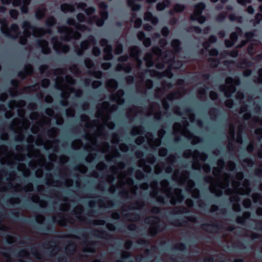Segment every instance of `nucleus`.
Segmentation results:
<instances>
[{
	"label": "nucleus",
	"mask_w": 262,
	"mask_h": 262,
	"mask_svg": "<svg viewBox=\"0 0 262 262\" xmlns=\"http://www.w3.org/2000/svg\"><path fill=\"white\" fill-rule=\"evenodd\" d=\"M246 11L249 14H252L254 12V9L251 5H250L247 8Z\"/></svg>",
	"instance_id": "obj_64"
},
{
	"label": "nucleus",
	"mask_w": 262,
	"mask_h": 262,
	"mask_svg": "<svg viewBox=\"0 0 262 262\" xmlns=\"http://www.w3.org/2000/svg\"><path fill=\"white\" fill-rule=\"evenodd\" d=\"M76 18L79 21L83 22L85 21V16L82 13H78L76 16Z\"/></svg>",
	"instance_id": "obj_56"
},
{
	"label": "nucleus",
	"mask_w": 262,
	"mask_h": 262,
	"mask_svg": "<svg viewBox=\"0 0 262 262\" xmlns=\"http://www.w3.org/2000/svg\"><path fill=\"white\" fill-rule=\"evenodd\" d=\"M101 46L104 47L103 49L104 58L105 60H110L112 58V47L107 45V41L106 39H102L100 41Z\"/></svg>",
	"instance_id": "obj_11"
},
{
	"label": "nucleus",
	"mask_w": 262,
	"mask_h": 262,
	"mask_svg": "<svg viewBox=\"0 0 262 262\" xmlns=\"http://www.w3.org/2000/svg\"><path fill=\"white\" fill-rule=\"evenodd\" d=\"M143 18L145 20L150 21L153 25L157 24L159 21L158 18L149 11L144 13Z\"/></svg>",
	"instance_id": "obj_18"
},
{
	"label": "nucleus",
	"mask_w": 262,
	"mask_h": 262,
	"mask_svg": "<svg viewBox=\"0 0 262 262\" xmlns=\"http://www.w3.org/2000/svg\"><path fill=\"white\" fill-rule=\"evenodd\" d=\"M252 121L256 123L257 125H261L262 126V119H259L258 117H254L252 119ZM255 134L258 139L262 138V128H258L256 129Z\"/></svg>",
	"instance_id": "obj_20"
},
{
	"label": "nucleus",
	"mask_w": 262,
	"mask_h": 262,
	"mask_svg": "<svg viewBox=\"0 0 262 262\" xmlns=\"http://www.w3.org/2000/svg\"><path fill=\"white\" fill-rule=\"evenodd\" d=\"M247 107L245 105H243L239 111V114L242 115V118L244 120H247L251 117V114L247 112Z\"/></svg>",
	"instance_id": "obj_25"
},
{
	"label": "nucleus",
	"mask_w": 262,
	"mask_h": 262,
	"mask_svg": "<svg viewBox=\"0 0 262 262\" xmlns=\"http://www.w3.org/2000/svg\"><path fill=\"white\" fill-rule=\"evenodd\" d=\"M67 23L69 25L74 26L75 27H77V24L76 23L75 19L72 18H69L67 20Z\"/></svg>",
	"instance_id": "obj_48"
},
{
	"label": "nucleus",
	"mask_w": 262,
	"mask_h": 262,
	"mask_svg": "<svg viewBox=\"0 0 262 262\" xmlns=\"http://www.w3.org/2000/svg\"><path fill=\"white\" fill-rule=\"evenodd\" d=\"M242 33V30L239 28L236 29V32H233L230 35V39L234 43L237 40L238 38V33L240 34Z\"/></svg>",
	"instance_id": "obj_30"
},
{
	"label": "nucleus",
	"mask_w": 262,
	"mask_h": 262,
	"mask_svg": "<svg viewBox=\"0 0 262 262\" xmlns=\"http://www.w3.org/2000/svg\"><path fill=\"white\" fill-rule=\"evenodd\" d=\"M49 80L47 79H45L42 80L41 84L42 87L46 88L49 85Z\"/></svg>",
	"instance_id": "obj_62"
},
{
	"label": "nucleus",
	"mask_w": 262,
	"mask_h": 262,
	"mask_svg": "<svg viewBox=\"0 0 262 262\" xmlns=\"http://www.w3.org/2000/svg\"><path fill=\"white\" fill-rule=\"evenodd\" d=\"M192 158L194 161H197L199 158L200 160L204 161L207 158V156L204 153H200L198 150H194L192 152Z\"/></svg>",
	"instance_id": "obj_21"
},
{
	"label": "nucleus",
	"mask_w": 262,
	"mask_h": 262,
	"mask_svg": "<svg viewBox=\"0 0 262 262\" xmlns=\"http://www.w3.org/2000/svg\"><path fill=\"white\" fill-rule=\"evenodd\" d=\"M38 45L41 48L42 52L43 54H48L50 52V49L48 47V43L45 40H40Z\"/></svg>",
	"instance_id": "obj_22"
},
{
	"label": "nucleus",
	"mask_w": 262,
	"mask_h": 262,
	"mask_svg": "<svg viewBox=\"0 0 262 262\" xmlns=\"http://www.w3.org/2000/svg\"><path fill=\"white\" fill-rule=\"evenodd\" d=\"M188 177V174L186 171H181V173H180L179 171H176L172 176V178L173 180L179 181L181 183H184L186 181Z\"/></svg>",
	"instance_id": "obj_15"
},
{
	"label": "nucleus",
	"mask_w": 262,
	"mask_h": 262,
	"mask_svg": "<svg viewBox=\"0 0 262 262\" xmlns=\"http://www.w3.org/2000/svg\"><path fill=\"white\" fill-rule=\"evenodd\" d=\"M199 196V191L198 189H194L192 190V196L194 198H198Z\"/></svg>",
	"instance_id": "obj_61"
},
{
	"label": "nucleus",
	"mask_w": 262,
	"mask_h": 262,
	"mask_svg": "<svg viewBox=\"0 0 262 262\" xmlns=\"http://www.w3.org/2000/svg\"><path fill=\"white\" fill-rule=\"evenodd\" d=\"M187 116L189 118L190 121L193 122L194 120V115L190 111H188L186 114Z\"/></svg>",
	"instance_id": "obj_59"
},
{
	"label": "nucleus",
	"mask_w": 262,
	"mask_h": 262,
	"mask_svg": "<svg viewBox=\"0 0 262 262\" xmlns=\"http://www.w3.org/2000/svg\"><path fill=\"white\" fill-rule=\"evenodd\" d=\"M116 108V107L114 105H112L111 107H108V104L106 102H103L98 107V111L96 113L97 117L101 118L103 124L107 125L110 129H113L115 124L112 122L109 121L108 113Z\"/></svg>",
	"instance_id": "obj_2"
},
{
	"label": "nucleus",
	"mask_w": 262,
	"mask_h": 262,
	"mask_svg": "<svg viewBox=\"0 0 262 262\" xmlns=\"http://www.w3.org/2000/svg\"><path fill=\"white\" fill-rule=\"evenodd\" d=\"M143 45L146 47H149L151 45V41L149 38H146L143 40Z\"/></svg>",
	"instance_id": "obj_60"
},
{
	"label": "nucleus",
	"mask_w": 262,
	"mask_h": 262,
	"mask_svg": "<svg viewBox=\"0 0 262 262\" xmlns=\"http://www.w3.org/2000/svg\"><path fill=\"white\" fill-rule=\"evenodd\" d=\"M146 137L147 141L151 147H157L160 145V140L159 139H155L153 140V137L151 134L149 133H147Z\"/></svg>",
	"instance_id": "obj_16"
},
{
	"label": "nucleus",
	"mask_w": 262,
	"mask_h": 262,
	"mask_svg": "<svg viewBox=\"0 0 262 262\" xmlns=\"http://www.w3.org/2000/svg\"><path fill=\"white\" fill-rule=\"evenodd\" d=\"M139 53V50L137 47H132L130 48V55L136 58Z\"/></svg>",
	"instance_id": "obj_37"
},
{
	"label": "nucleus",
	"mask_w": 262,
	"mask_h": 262,
	"mask_svg": "<svg viewBox=\"0 0 262 262\" xmlns=\"http://www.w3.org/2000/svg\"><path fill=\"white\" fill-rule=\"evenodd\" d=\"M224 164V162L222 160H219L217 161V167H215L213 170V173L215 176H217L219 174L221 171L220 169L223 168Z\"/></svg>",
	"instance_id": "obj_27"
},
{
	"label": "nucleus",
	"mask_w": 262,
	"mask_h": 262,
	"mask_svg": "<svg viewBox=\"0 0 262 262\" xmlns=\"http://www.w3.org/2000/svg\"><path fill=\"white\" fill-rule=\"evenodd\" d=\"M93 53L95 56H97L100 55V51L97 47H94L93 49Z\"/></svg>",
	"instance_id": "obj_63"
},
{
	"label": "nucleus",
	"mask_w": 262,
	"mask_h": 262,
	"mask_svg": "<svg viewBox=\"0 0 262 262\" xmlns=\"http://www.w3.org/2000/svg\"><path fill=\"white\" fill-rule=\"evenodd\" d=\"M232 84L238 85L239 84V80L238 78H235L234 80L230 77H228L226 79V85H221L220 89L221 91H224L225 95L227 97H230L232 93L235 91V87Z\"/></svg>",
	"instance_id": "obj_8"
},
{
	"label": "nucleus",
	"mask_w": 262,
	"mask_h": 262,
	"mask_svg": "<svg viewBox=\"0 0 262 262\" xmlns=\"http://www.w3.org/2000/svg\"><path fill=\"white\" fill-rule=\"evenodd\" d=\"M188 124L185 121L183 123V126L180 123H176L173 125V134L175 135L181 134L189 140H191V143L193 145L198 144L202 141V140L196 136H194L191 133L188 131L186 127Z\"/></svg>",
	"instance_id": "obj_4"
},
{
	"label": "nucleus",
	"mask_w": 262,
	"mask_h": 262,
	"mask_svg": "<svg viewBox=\"0 0 262 262\" xmlns=\"http://www.w3.org/2000/svg\"><path fill=\"white\" fill-rule=\"evenodd\" d=\"M103 129V126L101 125H99L97 126V133L95 134V135L90 137V135L88 134L86 136V138L88 140L90 141V143L92 145H94L96 142L95 137L98 134H101L102 133V130Z\"/></svg>",
	"instance_id": "obj_19"
},
{
	"label": "nucleus",
	"mask_w": 262,
	"mask_h": 262,
	"mask_svg": "<svg viewBox=\"0 0 262 262\" xmlns=\"http://www.w3.org/2000/svg\"><path fill=\"white\" fill-rule=\"evenodd\" d=\"M46 12V8L44 6H41L38 7L35 11V16L36 17L40 19L45 16Z\"/></svg>",
	"instance_id": "obj_23"
},
{
	"label": "nucleus",
	"mask_w": 262,
	"mask_h": 262,
	"mask_svg": "<svg viewBox=\"0 0 262 262\" xmlns=\"http://www.w3.org/2000/svg\"><path fill=\"white\" fill-rule=\"evenodd\" d=\"M123 51L122 45L120 43H117L115 48V53L116 54H120Z\"/></svg>",
	"instance_id": "obj_42"
},
{
	"label": "nucleus",
	"mask_w": 262,
	"mask_h": 262,
	"mask_svg": "<svg viewBox=\"0 0 262 262\" xmlns=\"http://www.w3.org/2000/svg\"><path fill=\"white\" fill-rule=\"evenodd\" d=\"M9 14L12 18L13 19H17L19 12L16 9H11L9 11Z\"/></svg>",
	"instance_id": "obj_43"
},
{
	"label": "nucleus",
	"mask_w": 262,
	"mask_h": 262,
	"mask_svg": "<svg viewBox=\"0 0 262 262\" xmlns=\"http://www.w3.org/2000/svg\"><path fill=\"white\" fill-rule=\"evenodd\" d=\"M81 146V142L80 140H75L72 143V147L74 149H77Z\"/></svg>",
	"instance_id": "obj_45"
},
{
	"label": "nucleus",
	"mask_w": 262,
	"mask_h": 262,
	"mask_svg": "<svg viewBox=\"0 0 262 262\" xmlns=\"http://www.w3.org/2000/svg\"><path fill=\"white\" fill-rule=\"evenodd\" d=\"M127 5L131 8L133 11H138L141 8V6L135 3L134 0H127Z\"/></svg>",
	"instance_id": "obj_26"
},
{
	"label": "nucleus",
	"mask_w": 262,
	"mask_h": 262,
	"mask_svg": "<svg viewBox=\"0 0 262 262\" xmlns=\"http://www.w3.org/2000/svg\"><path fill=\"white\" fill-rule=\"evenodd\" d=\"M82 211V207L80 206L77 207L75 208L74 210V212L75 214L76 215L77 219H78L79 220H82L83 217L81 215V212Z\"/></svg>",
	"instance_id": "obj_35"
},
{
	"label": "nucleus",
	"mask_w": 262,
	"mask_h": 262,
	"mask_svg": "<svg viewBox=\"0 0 262 262\" xmlns=\"http://www.w3.org/2000/svg\"><path fill=\"white\" fill-rule=\"evenodd\" d=\"M56 23L55 19L53 17H50L48 18L46 20V24L48 26H51L54 25Z\"/></svg>",
	"instance_id": "obj_44"
},
{
	"label": "nucleus",
	"mask_w": 262,
	"mask_h": 262,
	"mask_svg": "<svg viewBox=\"0 0 262 262\" xmlns=\"http://www.w3.org/2000/svg\"><path fill=\"white\" fill-rule=\"evenodd\" d=\"M229 177L227 176L226 173H224L222 177L220 178L216 185L211 184L210 189L211 192L215 193L217 196L221 195L223 193V190H224L225 192L227 193H230L234 192L237 193L248 194L249 192V189L248 187V182L246 180L244 181L243 186L244 188L243 190L237 189L239 186L238 182L233 180L232 183V187L233 190L230 188L226 189V187L229 186Z\"/></svg>",
	"instance_id": "obj_1"
},
{
	"label": "nucleus",
	"mask_w": 262,
	"mask_h": 262,
	"mask_svg": "<svg viewBox=\"0 0 262 262\" xmlns=\"http://www.w3.org/2000/svg\"><path fill=\"white\" fill-rule=\"evenodd\" d=\"M60 10L63 13H73L75 11V5L63 3L60 5Z\"/></svg>",
	"instance_id": "obj_17"
},
{
	"label": "nucleus",
	"mask_w": 262,
	"mask_h": 262,
	"mask_svg": "<svg viewBox=\"0 0 262 262\" xmlns=\"http://www.w3.org/2000/svg\"><path fill=\"white\" fill-rule=\"evenodd\" d=\"M171 45L176 51H178L180 50V42L178 39L172 40Z\"/></svg>",
	"instance_id": "obj_36"
},
{
	"label": "nucleus",
	"mask_w": 262,
	"mask_h": 262,
	"mask_svg": "<svg viewBox=\"0 0 262 262\" xmlns=\"http://www.w3.org/2000/svg\"><path fill=\"white\" fill-rule=\"evenodd\" d=\"M95 11V9L93 7H89L85 9V13L88 15L92 14Z\"/></svg>",
	"instance_id": "obj_50"
},
{
	"label": "nucleus",
	"mask_w": 262,
	"mask_h": 262,
	"mask_svg": "<svg viewBox=\"0 0 262 262\" xmlns=\"http://www.w3.org/2000/svg\"><path fill=\"white\" fill-rule=\"evenodd\" d=\"M161 32L163 36H167L169 34V30L167 27H165L162 28Z\"/></svg>",
	"instance_id": "obj_57"
},
{
	"label": "nucleus",
	"mask_w": 262,
	"mask_h": 262,
	"mask_svg": "<svg viewBox=\"0 0 262 262\" xmlns=\"http://www.w3.org/2000/svg\"><path fill=\"white\" fill-rule=\"evenodd\" d=\"M1 30L7 36L12 38H17L20 33L19 27L15 24H12L8 29H6L5 26L1 27Z\"/></svg>",
	"instance_id": "obj_9"
},
{
	"label": "nucleus",
	"mask_w": 262,
	"mask_h": 262,
	"mask_svg": "<svg viewBox=\"0 0 262 262\" xmlns=\"http://www.w3.org/2000/svg\"><path fill=\"white\" fill-rule=\"evenodd\" d=\"M85 65L88 68H91L94 66V63L90 59H86L84 61Z\"/></svg>",
	"instance_id": "obj_49"
},
{
	"label": "nucleus",
	"mask_w": 262,
	"mask_h": 262,
	"mask_svg": "<svg viewBox=\"0 0 262 262\" xmlns=\"http://www.w3.org/2000/svg\"><path fill=\"white\" fill-rule=\"evenodd\" d=\"M243 165L244 166H251L252 165V162L250 160L246 159L243 160Z\"/></svg>",
	"instance_id": "obj_55"
},
{
	"label": "nucleus",
	"mask_w": 262,
	"mask_h": 262,
	"mask_svg": "<svg viewBox=\"0 0 262 262\" xmlns=\"http://www.w3.org/2000/svg\"><path fill=\"white\" fill-rule=\"evenodd\" d=\"M22 27L24 29L23 34L28 36H30L32 33L35 37H39L45 33L42 28L31 26L30 23L27 21L23 23Z\"/></svg>",
	"instance_id": "obj_6"
},
{
	"label": "nucleus",
	"mask_w": 262,
	"mask_h": 262,
	"mask_svg": "<svg viewBox=\"0 0 262 262\" xmlns=\"http://www.w3.org/2000/svg\"><path fill=\"white\" fill-rule=\"evenodd\" d=\"M101 17L102 19L105 20L107 18L108 13L105 10L101 11L100 12Z\"/></svg>",
	"instance_id": "obj_58"
},
{
	"label": "nucleus",
	"mask_w": 262,
	"mask_h": 262,
	"mask_svg": "<svg viewBox=\"0 0 262 262\" xmlns=\"http://www.w3.org/2000/svg\"><path fill=\"white\" fill-rule=\"evenodd\" d=\"M108 90L110 91L114 90L117 86V83L113 79L109 80L106 83Z\"/></svg>",
	"instance_id": "obj_29"
},
{
	"label": "nucleus",
	"mask_w": 262,
	"mask_h": 262,
	"mask_svg": "<svg viewBox=\"0 0 262 262\" xmlns=\"http://www.w3.org/2000/svg\"><path fill=\"white\" fill-rule=\"evenodd\" d=\"M185 8L184 5L182 4H176L173 7V10L177 13L182 12Z\"/></svg>",
	"instance_id": "obj_34"
},
{
	"label": "nucleus",
	"mask_w": 262,
	"mask_h": 262,
	"mask_svg": "<svg viewBox=\"0 0 262 262\" xmlns=\"http://www.w3.org/2000/svg\"><path fill=\"white\" fill-rule=\"evenodd\" d=\"M234 128L232 125H230L229 128V133L228 135V139L229 141H232L234 139Z\"/></svg>",
	"instance_id": "obj_39"
},
{
	"label": "nucleus",
	"mask_w": 262,
	"mask_h": 262,
	"mask_svg": "<svg viewBox=\"0 0 262 262\" xmlns=\"http://www.w3.org/2000/svg\"><path fill=\"white\" fill-rule=\"evenodd\" d=\"M262 49V45L258 40H253L251 44L248 46V53L250 55H253L257 52Z\"/></svg>",
	"instance_id": "obj_14"
},
{
	"label": "nucleus",
	"mask_w": 262,
	"mask_h": 262,
	"mask_svg": "<svg viewBox=\"0 0 262 262\" xmlns=\"http://www.w3.org/2000/svg\"><path fill=\"white\" fill-rule=\"evenodd\" d=\"M168 182L166 180H163L161 182V189L166 193V195L171 198L170 202L172 204H176L178 202H180L183 199V197L181 194V190L176 189L172 194H170L167 193L168 190Z\"/></svg>",
	"instance_id": "obj_5"
},
{
	"label": "nucleus",
	"mask_w": 262,
	"mask_h": 262,
	"mask_svg": "<svg viewBox=\"0 0 262 262\" xmlns=\"http://www.w3.org/2000/svg\"><path fill=\"white\" fill-rule=\"evenodd\" d=\"M229 19L232 21H236L237 23H242L243 18L241 16H237L235 14H231L229 15Z\"/></svg>",
	"instance_id": "obj_32"
},
{
	"label": "nucleus",
	"mask_w": 262,
	"mask_h": 262,
	"mask_svg": "<svg viewBox=\"0 0 262 262\" xmlns=\"http://www.w3.org/2000/svg\"><path fill=\"white\" fill-rule=\"evenodd\" d=\"M154 108H152V110H151V114H154V116H155V118L157 119H160V114H157L155 112V110H156V109H158L159 108V106L157 104H155L154 105Z\"/></svg>",
	"instance_id": "obj_46"
},
{
	"label": "nucleus",
	"mask_w": 262,
	"mask_h": 262,
	"mask_svg": "<svg viewBox=\"0 0 262 262\" xmlns=\"http://www.w3.org/2000/svg\"><path fill=\"white\" fill-rule=\"evenodd\" d=\"M142 25V20L140 18H137L135 20L134 27L136 28H139Z\"/></svg>",
	"instance_id": "obj_51"
},
{
	"label": "nucleus",
	"mask_w": 262,
	"mask_h": 262,
	"mask_svg": "<svg viewBox=\"0 0 262 262\" xmlns=\"http://www.w3.org/2000/svg\"><path fill=\"white\" fill-rule=\"evenodd\" d=\"M206 6L204 3H200L194 6L193 13L190 15V18L192 20H195L198 16L200 15L205 9Z\"/></svg>",
	"instance_id": "obj_12"
},
{
	"label": "nucleus",
	"mask_w": 262,
	"mask_h": 262,
	"mask_svg": "<svg viewBox=\"0 0 262 262\" xmlns=\"http://www.w3.org/2000/svg\"><path fill=\"white\" fill-rule=\"evenodd\" d=\"M151 55L149 53L147 54L144 57V59L146 62V64L147 66L148 67L152 66L153 64V62L151 60Z\"/></svg>",
	"instance_id": "obj_41"
},
{
	"label": "nucleus",
	"mask_w": 262,
	"mask_h": 262,
	"mask_svg": "<svg viewBox=\"0 0 262 262\" xmlns=\"http://www.w3.org/2000/svg\"><path fill=\"white\" fill-rule=\"evenodd\" d=\"M262 20V14L260 13H257L255 16V19L251 21L254 26L259 24L260 21Z\"/></svg>",
	"instance_id": "obj_40"
},
{
	"label": "nucleus",
	"mask_w": 262,
	"mask_h": 262,
	"mask_svg": "<svg viewBox=\"0 0 262 262\" xmlns=\"http://www.w3.org/2000/svg\"><path fill=\"white\" fill-rule=\"evenodd\" d=\"M74 83L75 81L69 76L66 77L65 80L62 76H59L57 77L56 87L62 91L61 94L62 98L67 99L69 97L70 93L72 92V87L68 86L67 83L73 84Z\"/></svg>",
	"instance_id": "obj_3"
},
{
	"label": "nucleus",
	"mask_w": 262,
	"mask_h": 262,
	"mask_svg": "<svg viewBox=\"0 0 262 262\" xmlns=\"http://www.w3.org/2000/svg\"><path fill=\"white\" fill-rule=\"evenodd\" d=\"M187 185L186 189L190 191L191 189L194 186V182L193 181H192L191 180H187Z\"/></svg>",
	"instance_id": "obj_52"
},
{
	"label": "nucleus",
	"mask_w": 262,
	"mask_h": 262,
	"mask_svg": "<svg viewBox=\"0 0 262 262\" xmlns=\"http://www.w3.org/2000/svg\"><path fill=\"white\" fill-rule=\"evenodd\" d=\"M251 1L252 0H236L237 3L242 6L251 3Z\"/></svg>",
	"instance_id": "obj_53"
},
{
	"label": "nucleus",
	"mask_w": 262,
	"mask_h": 262,
	"mask_svg": "<svg viewBox=\"0 0 262 262\" xmlns=\"http://www.w3.org/2000/svg\"><path fill=\"white\" fill-rule=\"evenodd\" d=\"M124 92L122 90H119L117 92L114 99L118 104H122L123 103L124 100L121 98Z\"/></svg>",
	"instance_id": "obj_28"
},
{
	"label": "nucleus",
	"mask_w": 262,
	"mask_h": 262,
	"mask_svg": "<svg viewBox=\"0 0 262 262\" xmlns=\"http://www.w3.org/2000/svg\"><path fill=\"white\" fill-rule=\"evenodd\" d=\"M59 32L61 34V38L66 41H69L72 39H78L80 37V34L78 32H73L71 28L62 26L58 29Z\"/></svg>",
	"instance_id": "obj_7"
},
{
	"label": "nucleus",
	"mask_w": 262,
	"mask_h": 262,
	"mask_svg": "<svg viewBox=\"0 0 262 262\" xmlns=\"http://www.w3.org/2000/svg\"><path fill=\"white\" fill-rule=\"evenodd\" d=\"M170 2L169 0H163L161 2L158 3L156 5V8L158 11H162L165 8L169 7Z\"/></svg>",
	"instance_id": "obj_24"
},
{
	"label": "nucleus",
	"mask_w": 262,
	"mask_h": 262,
	"mask_svg": "<svg viewBox=\"0 0 262 262\" xmlns=\"http://www.w3.org/2000/svg\"><path fill=\"white\" fill-rule=\"evenodd\" d=\"M74 5H75V7H76L77 9L81 10L85 9L86 7V4L84 3H75Z\"/></svg>",
	"instance_id": "obj_47"
},
{
	"label": "nucleus",
	"mask_w": 262,
	"mask_h": 262,
	"mask_svg": "<svg viewBox=\"0 0 262 262\" xmlns=\"http://www.w3.org/2000/svg\"><path fill=\"white\" fill-rule=\"evenodd\" d=\"M143 132V128L141 126L134 127L131 130V135L136 136L138 134H141Z\"/></svg>",
	"instance_id": "obj_31"
},
{
	"label": "nucleus",
	"mask_w": 262,
	"mask_h": 262,
	"mask_svg": "<svg viewBox=\"0 0 262 262\" xmlns=\"http://www.w3.org/2000/svg\"><path fill=\"white\" fill-rule=\"evenodd\" d=\"M52 42L53 43L54 49L58 53H66L69 51L68 46L65 45H62L60 42L58 41L56 37H53L52 38Z\"/></svg>",
	"instance_id": "obj_13"
},
{
	"label": "nucleus",
	"mask_w": 262,
	"mask_h": 262,
	"mask_svg": "<svg viewBox=\"0 0 262 262\" xmlns=\"http://www.w3.org/2000/svg\"><path fill=\"white\" fill-rule=\"evenodd\" d=\"M76 249V246L73 243H71L69 244L66 248V250L67 253L72 254L73 253Z\"/></svg>",
	"instance_id": "obj_38"
},
{
	"label": "nucleus",
	"mask_w": 262,
	"mask_h": 262,
	"mask_svg": "<svg viewBox=\"0 0 262 262\" xmlns=\"http://www.w3.org/2000/svg\"><path fill=\"white\" fill-rule=\"evenodd\" d=\"M93 19H96V24L98 26H102L104 23V19H97V16H93Z\"/></svg>",
	"instance_id": "obj_54"
},
{
	"label": "nucleus",
	"mask_w": 262,
	"mask_h": 262,
	"mask_svg": "<svg viewBox=\"0 0 262 262\" xmlns=\"http://www.w3.org/2000/svg\"><path fill=\"white\" fill-rule=\"evenodd\" d=\"M146 222L151 225V227L150 229V233L151 234H155L157 231L160 230L159 226L162 223L158 218L155 216H151L146 219Z\"/></svg>",
	"instance_id": "obj_10"
},
{
	"label": "nucleus",
	"mask_w": 262,
	"mask_h": 262,
	"mask_svg": "<svg viewBox=\"0 0 262 262\" xmlns=\"http://www.w3.org/2000/svg\"><path fill=\"white\" fill-rule=\"evenodd\" d=\"M88 47H89V41H84L82 42L81 43V50L78 49L77 50V54L79 55H82L83 50H86V49H88Z\"/></svg>",
	"instance_id": "obj_33"
}]
</instances>
